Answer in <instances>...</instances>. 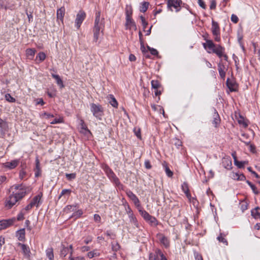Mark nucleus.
Masks as SVG:
<instances>
[{
  "instance_id": "36",
  "label": "nucleus",
  "mask_w": 260,
  "mask_h": 260,
  "mask_svg": "<svg viewBox=\"0 0 260 260\" xmlns=\"http://www.w3.org/2000/svg\"><path fill=\"white\" fill-rule=\"evenodd\" d=\"M128 216V217L129 219L130 222L138 228L139 226V224H138V221H137L136 217L134 216V214L133 213Z\"/></svg>"
},
{
  "instance_id": "15",
  "label": "nucleus",
  "mask_w": 260,
  "mask_h": 260,
  "mask_svg": "<svg viewBox=\"0 0 260 260\" xmlns=\"http://www.w3.org/2000/svg\"><path fill=\"white\" fill-rule=\"evenodd\" d=\"M42 193L40 192L38 195L35 196L30 203L34 207L36 206L37 207H38L40 206V205L42 204Z\"/></svg>"
},
{
  "instance_id": "6",
  "label": "nucleus",
  "mask_w": 260,
  "mask_h": 260,
  "mask_svg": "<svg viewBox=\"0 0 260 260\" xmlns=\"http://www.w3.org/2000/svg\"><path fill=\"white\" fill-rule=\"evenodd\" d=\"M149 260H168L159 249H156L153 253L149 254Z\"/></svg>"
},
{
  "instance_id": "2",
  "label": "nucleus",
  "mask_w": 260,
  "mask_h": 260,
  "mask_svg": "<svg viewBox=\"0 0 260 260\" xmlns=\"http://www.w3.org/2000/svg\"><path fill=\"white\" fill-rule=\"evenodd\" d=\"M12 189H15V192H14L15 196L18 198L19 201L21 200L25 196L27 193L29 191V188L23 185H14L11 187Z\"/></svg>"
},
{
  "instance_id": "7",
  "label": "nucleus",
  "mask_w": 260,
  "mask_h": 260,
  "mask_svg": "<svg viewBox=\"0 0 260 260\" xmlns=\"http://www.w3.org/2000/svg\"><path fill=\"white\" fill-rule=\"evenodd\" d=\"M18 198L15 196L14 191L12 192L6 200L5 206L8 208H11L16 203L18 202Z\"/></svg>"
},
{
  "instance_id": "41",
  "label": "nucleus",
  "mask_w": 260,
  "mask_h": 260,
  "mask_svg": "<svg viewBox=\"0 0 260 260\" xmlns=\"http://www.w3.org/2000/svg\"><path fill=\"white\" fill-rule=\"evenodd\" d=\"M100 255V252H99L96 249L92 251H90L87 253V256L90 258H91L95 256H99Z\"/></svg>"
},
{
  "instance_id": "61",
  "label": "nucleus",
  "mask_w": 260,
  "mask_h": 260,
  "mask_svg": "<svg viewBox=\"0 0 260 260\" xmlns=\"http://www.w3.org/2000/svg\"><path fill=\"white\" fill-rule=\"evenodd\" d=\"M147 48L149 49V50L150 51V52L152 55H157L158 54V52L157 51V50H156L155 49L151 48L149 46H147Z\"/></svg>"
},
{
  "instance_id": "9",
  "label": "nucleus",
  "mask_w": 260,
  "mask_h": 260,
  "mask_svg": "<svg viewBox=\"0 0 260 260\" xmlns=\"http://www.w3.org/2000/svg\"><path fill=\"white\" fill-rule=\"evenodd\" d=\"M15 221V218L4 219L0 221V230H4L12 225Z\"/></svg>"
},
{
  "instance_id": "12",
  "label": "nucleus",
  "mask_w": 260,
  "mask_h": 260,
  "mask_svg": "<svg viewBox=\"0 0 260 260\" xmlns=\"http://www.w3.org/2000/svg\"><path fill=\"white\" fill-rule=\"evenodd\" d=\"M20 159H16L12 160L10 161H7L3 164V167L9 170H12L15 168L19 164Z\"/></svg>"
},
{
  "instance_id": "32",
  "label": "nucleus",
  "mask_w": 260,
  "mask_h": 260,
  "mask_svg": "<svg viewBox=\"0 0 260 260\" xmlns=\"http://www.w3.org/2000/svg\"><path fill=\"white\" fill-rule=\"evenodd\" d=\"M109 103L114 108H117L118 106V103L112 94H110L109 97Z\"/></svg>"
},
{
  "instance_id": "13",
  "label": "nucleus",
  "mask_w": 260,
  "mask_h": 260,
  "mask_svg": "<svg viewBox=\"0 0 260 260\" xmlns=\"http://www.w3.org/2000/svg\"><path fill=\"white\" fill-rule=\"evenodd\" d=\"M157 238L159 240L160 243L166 248H168L170 246V241L168 238L162 234H158Z\"/></svg>"
},
{
  "instance_id": "35",
  "label": "nucleus",
  "mask_w": 260,
  "mask_h": 260,
  "mask_svg": "<svg viewBox=\"0 0 260 260\" xmlns=\"http://www.w3.org/2000/svg\"><path fill=\"white\" fill-rule=\"evenodd\" d=\"M182 191L184 192L186 196L187 197H189L190 196V194L189 191L188 184L186 182H183L181 186Z\"/></svg>"
},
{
  "instance_id": "28",
  "label": "nucleus",
  "mask_w": 260,
  "mask_h": 260,
  "mask_svg": "<svg viewBox=\"0 0 260 260\" xmlns=\"http://www.w3.org/2000/svg\"><path fill=\"white\" fill-rule=\"evenodd\" d=\"M80 122V132L84 134H86L87 133H90V131L87 128L84 121L83 120H81Z\"/></svg>"
},
{
  "instance_id": "29",
  "label": "nucleus",
  "mask_w": 260,
  "mask_h": 260,
  "mask_svg": "<svg viewBox=\"0 0 260 260\" xmlns=\"http://www.w3.org/2000/svg\"><path fill=\"white\" fill-rule=\"evenodd\" d=\"M78 207V204H75L72 205H68L64 208V211L67 213H69V212H73V211L74 212L75 210H77Z\"/></svg>"
},
{
  "instance_id": "54",
  "label": "nucleus",
  "mask_w": 260,
  "mask_h": 260,
  "mask_svg": "<svg viewBox=\"0 0 260 260\" xmlns=\"http://www.w3.org/2000/svg\"><path fill=\"white\" fill-rule=\"evenodd\" d=\"M234 164L237 166L239 168H242L244 167L245 162L238 161L237 159H235Z\"/></svg>"
},
{
  "instance_id": "53",
  "label": "nucleus",
  "mask_w": 260,
  "mask_h": 260,
  "mask_svg": "<svg viewBox=\"0 0 260 260\" xmlns=\"http://www.w3.org/2000/svg\"><path fill=\"white\" fill-rule=\"evenodd\" d=\"M63 122V119L62 117H59L58 118H55L50 122V124H54L57 123H61Z\"/></svg>"
},
{
  "instance_id": "43",
  "label": "nucleus",
  "mask_w": 260,
  "mask_h": 260,
  "mask_svg": "<svg viewBox=\"0 0 260 260\" xmlns=\"http://www.w3.org/2000/svg\"><path fill=\"white\" fill-rule=\"evenodd\" d=\"M112 249L114 252H117L120 248V246L118 242H111Z\"/></svg>"
},
{
  "instance_id": "49",
  "label": "nucleus",
  "mask_w": 260,
  "mask_h": 260,
  "mask_svg": "<svg viewBox=\"0 0 260 260\" xmlns=\"http://www.w3.org/2000/svg\"><path fill=\"white\" fill-rule=\"evenodd\" d=\"M238 123L242 125L244 127H246L248 126L247 122L244 119L243 117H240V119L238 120Z\"/></svg>"
},
{
  "instance_id": "60",
  "label": "nucleus",
  "mask_w": 260,
  "mask_h": 260,
  "mask_svg": "<svg viewBox=\"0 0 260 260\" xmlns=\"http://www.w3.org/2000/svg\"><path fill=\"white\" fill-rule=\"evenodd\" d=\"M134 132L136 135V136L138 138L141 139V131L140 128H135L134 129Z\"/></svg>"
},
{
  "instance_id": "21",
  "label": "nucleus",
  "mask_w": 260,
  "mask_h": 260,
  "mask_svg": "<svg viewBox=\"0 0 260 260\" xmlns=\"http://www.w3.org/2000/svg\"><path fill=\"white\" fill-rule=\"evenodd\" d=\"M231 177L236 180H245V177L242 173H235L233 172L231 174Z\"/></svg>"
},
{
  "instance_id": "16",
  "label": "nucleus",
  "mask_w": 260,
  "mask_h": 260,
  "mask_svg": "<svg viewBox=\"0 0 260 260\" xmlns=\"http://www.w3.org/2000/svg\"><path fill=\"white\" fill-rule=\"evenodd\" d=\"M72 245H70L69 247H64L63 245L62 246V249L60 250V255L62 257H65L68 253H70L71 255L72 254Z\"/></svg>"
},
{
  "instance_id": "58",
  "label": "nucleus",
  "mask_w": 260,
  "mask_h": 260,
  "mask_svg": "<svg viewBox=\"0 0 260 260\" xmlns=\"http://www.w3.org/2000/svg\"><path fill=\"white\" fill-rule=\"evenodd\" d=\"M140 17L142 21V25L143 26V27L144 29H145L147 27L148 23L146 21L144 17L141 15L140 16Z\"/></svg>"
},
{
  "instance_id": "50",
  "label": "nucleus",
  "mask_w": 260,
  "mask_h": 260,
  "mask_svg": "<svg viewBox=\"0 0 260 260\" xmlns=\"http://www.w3.org/2000/svg\"><path fill=\"white\" fill-rule=\"evenodd\" d=\"M119 189H123V185L120 183L118 178L113 182Z\"/></svg>"
},
{
  "instance_id": "1",
  "label": "nucleus",
  "mask_w": 260,
  "mask_h": 260,
  "mask_svg": "<svg viewBox=\"0 0 260 260\" xmlns=\"http://www.w3.org/2000/svg\"><path fill=\"white\" fill-rule=\"evenodd\" d=\"M104 28V19L101 17V12H97L95 13V19L94 21V25L93 29V41L96 42L99 40L100 35Z\"/></svg>"
},
{
  "instance_id": "51",
  "label": "nucleus",
  "mask_w": 260,
  "mask_h": 260,
  "mask_svg": "<svg viewBox=\"0 0 260 260\" xmlns=\"http://www.w3.org/2000/svg\"><path fill=\"white\" fill-rule=\"evenodd\" d=\"M5 99L8 102L11 103H14L16 101L15 99L12 97L9 93L6 94Z\"/></svg>"
},
{
  "instance_id": "63",
  "label": "nucleus",
  "mask_w": 260,
  "mask_h": 260,
  "mask_svg": "<svg viewBox=\"0 0 260 260\" xmlns=\"http://www.w3.org/2000/svg\"><path fill=\"white\" fill-rule=\"evenodd\" d=\"M25 213L23 212V211H21L17 215V219L18 220H21L24 219V216Z\"/></svg>"
},
{
  "instance_id": "23",
  "label": "nucleus",
  "mask_w": 260,
  "mask_h": 260,
  "mask_svg": "<svg viewBox=\"0 0 260 260\" xmlns=\"http://www.w3.org/2000/svg\"><path fill=\"white\" fill-rule=\"evenodd\" d=\"M214 113L213 115V124L214 125L215 127H217L218 125L220 123V119L216 110L214 109Z\"/></svg>"
},
{
  "instance_id": "4",
  "label": "nucleus",
  "mask_w": 260,
  "mask_h": 260,
  "mask_svg": "<svg viewBox=\"0 0 260 260\" xmlns=\"http://www.w3.org/2000/svg\"><path fill=\"white\" fill-rule=\"evenodd\" d=\"M211 31L214 36V40L216 42H219L220 39V30L218 22L212 20Z\"/></svg>"
},
{
  "instance_id": "19",
  "label": "nucleus",
  "mask_w": 260,
  "mask_h": 260,
  "mask_svg": "<svg viewBox=\"0 0 260 260\" xmlns=\"http://www.w3.org/2000/svg\"><path fill=\"white\" fill-rule=\"evenodd\" d=\"M36 167L35 168V176L36 177H39L41 174V169L40 165V161L38 157H37L36 159Z\"/></svg>"
},
{
  "instance_id": "22",
  "label": "nucleus",
  "mask_w": 260,
  "mask_h": 260,
  "mask_svg": "<svg viewBox=\"0 0 260 260\" xmlns=\"http://www.w3.org/2000/svg\"><path fill=\"white\" fill-rule=\"evenodd\" d=\"M225 67L223 64L221 63H219L218 64V70L219 72V75L222 79H224L225 77Z\"/></svg>"
},
{
  "instance_id": "39",
  "label": "nucleus",
  "mask_w": 260,
  "mask_h": 260,
  "mask_svg": "<svg viewBox=\"0 0 260 260\" xmlns=\"http://www.w3.org/2000/svg\"><path fill=\"white\" fill-rule=\"evenodd\" d=\"M149 3L148 2H143L142 3L141 6L140 7V11L141 12H145L149 7Z\"/></svg>"
},
{
  "instance_id": "44",
  "label": "nucleus",
  "mask_w": 260,
  "mask_h": 260,
  "mask_svg": "<svg viewBox=\"0 0 260 260\" xmlns=\"http://www.w3.org/2000/svg\"><path fill=\"white\" fill-rule=\"evenodd\" d=\"M83 214V212L81 210H75L73 214L72 215L71 217H75V218H78L80 217Z\"/></svg>"
},
{
  "instance_id": "42",
  "label": "nucleus",
  "mask_w": 260,
  "mask_h": 260,
  "mask_svg": "<svg viewBox=\"0 0 260 260\" xmlns=\"http://www.w3.org/2000/svg\"><path fill=\"white\" fill-rule=\"evenodd\" d=\"M151 84L152 88L154 89H158L160 86V84L157 80H152L151 81Z\"/></svg>"
},
{
  "instance_id": "55",
  "label": "nucleus",
  "mask_w": 260,
  "mask_h": 260,
  "mask_svg": "<svg viewBox=\"0 0 260 260\" xmlns=\"http://www.w3.org/2000/svg\"><path fill=\"white\" fill-rule=\"evenodd\" d=\"M217 240L220 242L223 243L226 246H227L228 244L227 240L223 237H222L221 234H220V235L217 237Z\"/></svg>"
},
{
  "instance_id": "62",
  "label": "nucleus",
  "mask_w": 260,
  "mask_h": 260,
  "mask_svg": "<svg viewBox=\"0 0 260 260\" xmlns=\"http://www.w3.org/2000/svg\"><path fill=\"white\" fill-rule=\"evenodd\" d=\"M66 176L68 180H71L76 178V174L75 173L66 174Z\"/></svg>"
},
{
  "instance_id": "3",
  "label": "nucleus",
  "mask_w": 260,
  "mask_h": 260,
  "mask_svg": "<svg viewBox=\"0 0 260 260\" xmlns=\"http://www.w3.org/2000/svg\"><path fill=\"white\" fill-rule=\"evenodd\" d=\"M90 111L93 116L98 120H102L104 115V108L100 104L91 103L90 104Z\"/></svg>"
},
{
  "instance_id": "45",
  "label": "nucleus",
  "mask_w": 260,
  "mask_h": 260,
  "mask_svg": "<svg viewBox=\"0 0 260 260\" xmlns=\"http://www.w3.org/2000/svg\"><path fill=\"white\" fill-rule=\"evenodd\" d=\"M72 191L71 189H64L63 190H62L61 193H60V194L59 195V197H58V199H60L61 197L63 196H64L66 194L68 195V196H69L71 193Z\"/></svg>"
},
{
  "instance_id": "26",
  "label": "nucleus",
  "mask_w": 260,
  "mask_h": 260,
  "mask_svg": "<svg viewBox=\"0 0 260 260\" xmlns=\"http://www.w3.org/2000/svg\"><path fill=\"white\" fill-rule=\"evenodd\" d=\"M222 164L223 167L228 170H230L232 168V162L231 159H230L224 158L222 160Z\"/></svg>"
},
{
  "instance_id": "57",
  "label": "nucleus",
  "mask_w": 260,
  "mask_h": 260,
  "mask_svg": "<svg viewBox=\"0 0 260 260\" xmlns=\"http://www.w3.org/2000/svg\"><path fill=\"white\" fill-rule=\"evenodd\" d=\"M41 116L42 117H45L46 119H49L50 118L53 117L54 115L52 114L48 113L47 112H43L41 114Z\"/></svg>"
},
{
  "instance_id": "20",
  "label": "nucleus",
  "mask_w": 260,
  "mask_h": 260,
  "mask_svg": "<svg viewBox=\"0 0 260 260\" xmlns=\"http://www.w3.org/2000/svg\"><path fill=\"white\" fill-rule=\"evenodd\" d=\"M226 85L231 91H235L237 88V85L235 81H230L229 79L226 80Z\"/></svg>"
},
{
  "instance_id": "40",
  "label": "nucleus",
  "mask_w": 260,
  "mask_h": 260,
  "mask_svg": "<svg viewBox=\"0 0 260 260\" xmlns=\"http://www.w3.org/2000/svg\"><path fill=\"white\" fill-rule=\"evenodd\" d=\"M8 124L6 121H4L0 118V128L2 131H6L8 128Z\"/></svg>"
},
{
  "instance_id": "47",
  "label": "nucleus",
  "mask_w": 260,
  "mask_h": 260,
  "mask_svg": "<svg viewBox=\"0 0 260 260\" xmlns=\"http://www.w3.org/2000/svg\"><path fill=\"white\" fill-rule=\"evenodd\" d=\"M132 201L134 203L136 207L138 209V210L141 208L140 201L137 197H135V198H134Z\"/></svg>"
},
{
  "instance_id": "5",
  "label": "nucleus",
  "mask_w": 260,
  "mask_h": 260,
  "mask_svg": "<svg viewBox=\"0 0 260 260\" xmlns=\"http://www.w3.org/2000/svg\"><path fill=\"white\" fill-rule=\"evenodd\" d=\"M181 0H167V7L169 10L173 11L174 9L176 12H179L181 9Z\"/></svg>"
},
{
  "instance_id": "14",
  "label": "nucleus",
  "mask_w": 260,
  "mask_h": 260,
  "mask_svg": "<svg viewBox=\"0 0 260 260\" xmlns=\"http://www.w3.org/2000/svg\"><path fill=\"white\" fill-rule=\"evenodd\" d=\"M104 170L107 176L111 180V181L113 182L117 178H118L113 171L108 166H105L104 168Z\"/></svg>"
},
{
  "instance_id": "11",
  "label": "nucleus",
  "mask_w": 260,
  "mask_h": 260,
  "mask_svg": "<svg viewBox=\"0 0 260 260\" xmlns=\"http://www.w3.org/2000/svg\"><path fill=\"white\" fill-rule=\"evenodd\" d=\"M18 246L20 247L24 256L26 258H30L31 252L29 246L21 243H18Z\"/></svg>"
},
{
  "instance_id": "46",
  "label": "nucleus",
  "mask_w": 260,
  "mask_h": 260,
  "mask_svg": "<svg viewBox=\"0 0 260 260\" xmlns=\"http://www.w3.org/2000/svg\"><path fill=\"white\" fill-rule=\"evenodd\" d=\"M246 182L249 185V186L250 187V188L252 190L253 192L255 194H258V190L257 189V188L256 187V186L254 184H253L251 182H250L248 180H247Z\"/></svg>"
},
{
  "instance_id": "27",
  "label": "nucleus",
  "mask_w": 260,
  "mask_h": 260,
  "mask_svg": "<svg viewBox=\"0 0 260 260\" xmlns=\"http://www.w3.org/2000/svg\"><path fill=\"white\" fill-rule=\"evenodd\" d=\"M251 215L255 219L260 218V208L257 207L251 210Z\"/></svg>"
},
{
  "instance_id": "30",
  "label": "nucleus",
  "mask_w": 260,
  "mask_h": 260,
  "mask_svg": "<svg viewBox=\"0 0 260 260\" xmlns=\"http://www.w3.org/2000/svg\"><path fill=\"white\" fill-rule=\"evenodd\" d=\"M125 18L132 17L133 9L131 6L126 5L125 9Z\"/></svg>"
},
{
  "instance_id": "18",
  "label": "nucleus",
  "mask_w": 260,
  "mask_h": 260,
  "mask_svg": "<svg viewBox=\"0 0 260 260\" xmlns=\"http://www.w3.org/2000/svg\"><path fill=\"white\" fill-rule=\"evenodd\" d=\"M65 14V8L63 7L60 8L57 10V19L58 21L63 22V17Z\"/></svg>"
},
{
  "instance_id": "10",
  "label": "nucleus",
  "mask_w": 260,
  "mask_h": 260,
  "mask_svg": "<svg viewBox=\"0 0 260 260\" xmlns=\"http://www.w3.org/2000/svg\"><path fill=\"white\" fill-rule=\"evenodd\" d=\"M125 26L126 29H134L135 30L137 29L136 23L133 19L132 17L125 18Z\"/></svg>"
},
{
  "instance_id": "25",
  "label": "nucleus",
  "mask_w": 260,
  "mask_h": 260,
  "mask_svg": "<svg viewBox=\"0 0 260 260\" xmlns=\"http://www.w3.org/2000/svg\"><path fill=\"white\" fill-rule=\"evenodd\" d=\"M36 52V50L34 48H28L26 50V55L30 59H32Z\"/></svg>"
},
{
  "instance_id": "37",
  "label": "nucleus",
  "mask_w": 260,
  "mask_h": 260,
  "mask_svg": "<svg viewBox=\"0 0 260 260\" xmlns=\"http://www.w3.org/2000/svg\"><path fill=\"white\" fill-rule=\"evenodd\" d=\"M206 42L207 43V48L210 50H212V52H213V50L215 49V45L213 43V41L211 40H208L205 39Z\"/></svg>"
},
{
  "instance_id": "31",
  "label": "nucleus",
  "mask_w": 260,
  "mask_h": 260,
  "mask_svg": "<svg viewBox=\"0 0 260 260\" xmlns=\"http://www.w3.org/2000/svg\"><path fill=\"white\" fill-rule=\"evenodd\" d=\"M46 254L47 257L49 258V260H54V254L52 248H48L46 250Z\"/></svg>"
},
{
  "instance_id": "17",
  "label": "nucleus",
  "mask_w": 260,
  "mask_h": 260,
  "mask_svg": "<svg viewBox=\"0 0 260 260\" xmlns=\"http://www.w3.org/2000/svg\"><path fill=\"white\" fill-rule=\"evenodd\" d=\"M224 48L218 45L215 49L213 50V53H215L219 58L222 57L224 54Z\"/></svg>"
},
{
  "instance_id": "48",
  "label": "nucleus",
  "mask_w": 260,
  "mask_h": 260,
  "mask_svg": "<svg viewBox=\"0 0 260 260\" xmlns=\"http://www.w3.org/2000/svg\"><path fill=\"white\" fill-rule=\"evenodd\" d=\"M126 194L127 196V197L130 199V200H132L135 197H136V195L131 190L127 189L125 191Z\"/></svg>"
},
{
  "instance_id": "52",
  "label": "nucleus",
  "mask_w": 260,
  "mask_h": 260,
  "mask_svg": "<svg viewBox=\"0 0 260 260\" xmlns=\"http://www.w3.org/2000/svg\"><path fill=\"white\" fill-rule=\"evenodd\" d=\"M164 167H165V172H166V173L167 174V175L169 177H172L173 175V173L172 172V171H171L170 170V169H169V168L167 166V165H164Z\"/></svg>"
},
{
  "instance_id": "64",
  "label": "nucleus",
  "mask_w": 260,
  "mask_h": 260,
  "mask_svg": "<svg viewBox=\"0 0 260 260\" xmlns=\"http://www.w3.org/2000/svg\"><path fill=\"white\" fill-rule=\"evenodd\" d=\"M239 18L237 15L232 14L231 16V21L234 23H237L238 22Z\"/></svg>"
},
{
  "instance_id": "24",
  "label": "nucleus",
  "mask_w": 260,
  "mask_h": 260,
  "mask_svg": "<svg viewBox=\"0 0 260 260\" xmlns=\"http://www.w3.org/2000/svg\"><path fill=\"white\" fill-rule=\"evenodd\" d=\"M25 229H22L17 231L16 236L19 241H23L25 239Z\"/></svg>"
},
{
  "instance_id": "56",
  "label": "nucleus",
  "mask_w": 260,
  "mask_h": 260,
  "mask_svg": "<svg viewBox=\"0 0 260 260\" xmlns=\"http://www.w3.org/2000/svg\"><path fill=\"white\" fill-rule=\"evenodd\" d=\"M147 221L149 222L151 225H156L157 224L156 219L152 216L150 217V218H149V219L147 220Z\"/></svg>"
},
{
  "instance_id": "33",
  "label": "nucleus",
  "mask_w": 260,
  "mask_h": 260,
  "mask_svg": "<svg viewBox=\"0 0 260 260\" xmlns=\"http://www.w3.org/2000/svg\"><path fill=\"white\" fill-rule=\"evenodd\" d=\"M52 77L54 79H55L56 82V83H57L59 86H60V87L61 88L63 87L64 85H63V82H62V80L61 79V78H60V77L59 76V75H55V74H52Z\"/></svg>"
},
{
  "instance_id": "8",
  "label": "nucleus",
  "mask_w": 260,
  "mask_h": 260,
  "mask_svg": "<svg viewBox=\"0 0 260 260\" xmlns=\"http://www.w3.org/2000/svg\"><path fill=\"white\" fill-rule=\"evenodd\" d=\"M86 17V13L83 11H80L77 14L75 20V26L79 29Z\"/></svg>"
},
{
  "instance_id": "34",
  "label": "nucleus",
  "mask_w": 260,
  "mask_h": 260,
  "mask_svg": "<svg viewBox=\"0 0 260 260\" xmlns=\"http://www.w3.org/2000/svg\"><path fill=\"white\" fill-rule=\"evenodd\" d=\"M139 211L141 216L144 218V219L146 221L149 219V218H150V217L151 216V215H150L147 212H146L144 210L141 209V208L139 209Z\"/></svg>"
},
{
  "instance_id": "59",
  "label": "nucleus",
  "mask_w": 260,
  "mask_h": 260,
  "mask_svg": "<svg viewBox=\"0 0 260 260\" xmlns=\"http://www.w3.org/2000/svg\"><path fill=\"white\" fill-rule=\"evenodd\" d=\"M26 175V172L23 169H22L19 172L20 179H21V180L25 179Z\"/></svg>"
},
{
  "instance_id": "38",
  "label": "nucleus",
  "mask_w": 260,
  "mask_h": 260,
  "mask_svg": "<svg viewBox=\"0 0 260 260\" xmlns=\"http://www.w3.org/2000/svg\"><path fill=\"white\" fill-rule=\"evenodd\" d=\"M46 57L45 53L43 52H39L36 56V60L39 59V62L43 61Z\"/></svg>"
}]
</instances>
